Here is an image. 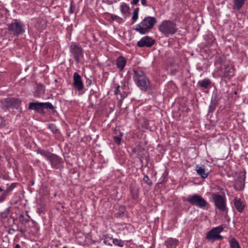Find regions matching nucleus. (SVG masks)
<instances>
[{"label": "nucleus", "instance_id": "nucleus-28", "mask_svg": "<svg viewBox=\"0 0 248 248\" xmlns=\"http://www.w3.org/2000/svg\"><path fill=\"white\" fill-rule=\"evenodd\" d=\"M219 100V97L217 92H213L211 102L217 104Z\"/></svg>", "mask_w": 248, "mask_h": 248}, {"label": "nucleus", "instance_id": "nucleus-18", "mask_svg": "<svg viewBox=\"0 0 248 248\" xmlns=\"http://www.w3.org/2000/svg\"><path fill=\"white\" fill-rule=\"evenodd\" d=\"M233 202L234 206L237 210L240 213L242 212L244 210L245 205L244 203L241 201L240 199L235 197L233 200Z\"/></svg>", "mask_w": 248, "mask_h": 248}, {"label": "nucleus", "instance_id": "nucleus-46", "mask_svg": "<svg viewBox=\"0 0 248 248\" xmlns=\"http://www.w3.org/2000/svg\"><path fill=\"white\" fill-rule=\"evenodd\" d=\"M32 224H33L34 228L36 227V226L37 225V223L33 220H31Z\"/></svg>", "mask_w": 248, "mask_h": 248}, {"label": "nucleus", "instance_id": "nucleus-30", "mask_svg": "<svg viewBox=\"0 0 248 248\" xmlns=\"http://www.w3.org/2000/svg\"><path fill=\"white\" fill-rule=\"evenodd\" d=\"M139 12V8H136L134 9L133 16L132 18L133 20V23H134L138 18V15Z\"/></svg>", "mask_w": 248, "mask_h": 248}, {"label": "nucleus", "instance_id": "nucleus-10", "mask_svg": "<svg viewBox=\"0 0 248 248\" xmlns=\"http://www.w3.org/2000/svg\"><path fill=\"white\" fill-rule=\"evenodd\" d=\"M223 69V77L230 79L234 75V66L230 63H225L224 65V67H222Z\"/></svg>", "mask_w": 248, "mask_h": 248}, {"label": "nucleus", "instance_id": "nucleus-17", "mask_svg": "<svg viewBox=\"0 0 248 248\" xmlns=\"http://www.w3.org/2000/svg\"><path fill=\"white\" fill-rule=\"evenodd\" d=\"M211 84V80L208 78H205L203 80L199 81L197 84L199 86V87H200L201 88H202V90H203L209 89Z\"/></svg>", "mask_w": 248, "mask_h": 248}, {"label": "nucleus", "instance_id": "nucleus-19", "mask_svg": "<svg viewBox=\"0 0 248 248\" xmlns=\"http://www.w3.org/2000/svg\"><path fill=\"white\" fill-rule=\"evenodd\" d=\"M196 172L197 174L202 177V178H206L208 177L209 172L206 171L204 166H196Z\"/></svg>", "mask_w": 248, "mask_h": 248}, {"label": "nucleus", "instance_id": "nucleus-12", "mask_svg": "<svg viewBox=\"0 0 248 248\" xmlns=\"http://www.w3.org/2000/svg\"><path fill=\"white\" fill-rule=\"evenodd\" d=\"M155 42V41L152 38L148 36H146L142 37L138 42L137 46L140 47L144 46L151 47L154 44Z\"/></svg>", "mask_w": 248, "mask_h": 248}, {"label": "nucleus", "instance_id": "nucleus-35", "mask_svg": "<svg viewBox=\"0 0 248 248\" xmlns=\"http://www.w3.org/2000/svg\"><path fill=\"white\" fill-rule=\"evenodd\" d=\"M8 195L9 194L5 190H3L0 195V202L4 201Z\"/></svg>", "mask_w": 248, "mask_h": 248}, {"label": "nucleus", "instance_id": "nucleus-15", "mask_svg": "<svg viewBox=\"0 0 248 248\" xmlns=\"http://www.w3.org/2000/svg\"><path fill=\"white\" fill-rule=\"evenodd\" d=\"M21 104L20 99L15 98H11L6 101V107L8 108H15L18 109Z\"/></svg>", "mask_w": 248, "mask_h": 248}, {"label": "nucleus", "instance_id": "nucleus-54", "mask_svg": "<svg viewBox=\"0 0 248 248\" xmlns=\"http://www.w3.org/2000/svg\"><path fill=\"white\" fill-rule=\"evenodd\" d=\"M167 248H169V247H168V246H167Z\"/></svg>", "mask_w": 248, "mask_h": 248}, {"label": "nucleus", "instance_id": "nucleus-43", "mask_svg": "<svg viewBox=\"0 0 248 248\" xmlns=\"http://www.w3.org/2000/svg\"><path fill=\"white\" fill-rule=\"evenodd\" d=\"M139 0H132L130 3L132 5H136L138 3Z\"/></svg>", "mask_w": 248, "mask_h": 248}, {"label": "nucleus", "instance_id": "nucleus-47", "mask_svg": "<svg viewBox=\"0 0 248 248\" xmlns=\"http://www.w3.org/2000/svg\"><path fill=\"white\" fill-rule=\"evenodd\" d=\"M10 231H13V232H16V231H18V228H17V229H15V228H11V229H10L9 230Z\"/></svg>", "mask_w": 248, "mask_h": 248}, {"label": "nucleus", "instance_id": "nucleus-36", "mask_svg": "<svg viewBox=\"0 0 248 248\" xmlns=\"http://www.w3.org/2000/svg\"><path fill=\"white\" fill-rule=\"evenodd\" d=\"M19 221L22 224L26 223L29 222L28 218H25L24 215L21 214L19 216Z\"/></svg>", "mask_w": 248, "mask_h": 248}, {"label": "nucleus", "instance_id": "nucleus-23", "mask_svg": "<svg viewBox=\"0 0 248 248\" xmlns=\"http://www.w3.org/2000/svg\"><path fill=\"white\" fill-rule=\"evenodd\" d=\"M45 91V86L43 84H37L34 93V96L40 97L41 94L44 93Z\"/></svg>", "mask_w": 248, "mask_h": 248}, {"label": "nucleus", "instance_id": "nucleus-37", "mask_svg": "<svg viewBox=\"0 0 248 248\" xmlns=\"http://www.w3.org/2000/svg\"><path fill=\"white\" fill-rule=\"evenodd\" d=\"M48 128L50 129L53 133H56L58 131V129L56 125L54 124H50L48 125Z\"/></svg>", "mask_w": 248, "mask_h": 248}, {"label": "nucleus", "instance_id": "nucleus-9", "mask_svg": "<svg viewBox=\"0 0 248 248\" xmlns=\"http://www.w3.org/2000/svg\"><path fill=\"white\" fill-rule=\"evenodd\" d=\"M69 51L77 63H78L81 61V59L83 58V49L74 43H72L70 45Z\"/></svg>", "mask_w": 248, "mask_h": 248}, {"label": "nucleus", "instance_id": "nucleus-51", "mask_svg": "<svg viewBox=\"0 0 248 248\" xmlns=\"http://www.w3.org/2000/svg\"><path fill=\"white\" fill-rule=\"evenodd\" d=\"M133 151L134 153H135L136 152L135 149H133Z\"/></svg>", "mask_w": 248, "mask_h": 248}, {"label": "nucleus", "instance_id": "nucleus-50", "mask_svg": "<svg viewBox=\"0 0 248 248\" xmlns=\"http://www.w3.org/2000/svg\"><path fill=\"white\" fill-rule=\"evenodd\" d=\"M93 103H91L90 104V107H92L93 106Z\"/></svg>", "mask_w": 248, "mask_h": 248}, {"label": "nucleus", "instance_id": "nucleus-1", "mask_svg": "<svg viewBox=\"0 0 248 248\" xmlns=\"http://www.w3.org/2000/svg\"><path fill=\"white\" fill-rule=\"evenodd\" d=\"M133 72V80L137 86L143 91H147L149 87L150 81L144 72L140 68H137L134 69Z\"/></svg>", "mask_w": 248, "mask_h": 248}, {"label": "nucleus", "instance_id": "nucleus-5", "mask_svg": "<svg viewBox=\"0 0 248 248\" xmlns=\"http://www.w3.org/2000/svg\"><path fill=\"white\" fill-rule=\"evenodd\" d=\"M212 199L217 208L221 212H227L228 209L227 207V201L225 194L221 195L218 194L213 193Z\"/></svg>", "mask_w": 248, "mask_h": 248}, {"label": "nucleus", "instance_id": "nucleus-48", "mask_svg": "<svg viewBox=\"0 0 248 248\" xmlns=\"http://www.w3.org/2000/svg\"><path fill=\"white\" fill-rule=\"evenodd\" d=\"M15 248H21L19 244H16Z\"/></svg>", "mask_w": 248, "mask_h": 248}, {"label": "nucleus", "instance_id": "nucleus-3", "mask_svg": "<svg viewBox=\"0 0 248 248\" xmlns=\"http://www.w3.org/2000/svg\"><path fill=\"white\" fill-rule=\"evenodd\" d=\"M158 30L165 36H169L177 31V25L172 20H165L159 26Z\"/></svg>", "mask_w": 248, "mask_h": 248}, {"label": "nucleus", "instance_id": "nucleus-20", "mask_svg": "<svg viewBox=\"0 0 248 248\" xmlns=\"http://www.w3.org/2000/svg\"><path fill=\"white\" fill-rule=\"evenodd\" d=\"M126 63V59L123 56L119 57L116 60L117 67L122 71L124 69Z\"/></svg>", "mask_w": 248, "mask_h": 248}, {"label": "nucleus", "instance_id": "nucleus-7", "mask_svg": "<svg viewBox=\"0 0 248 248\" xmlns=\"http://www.w3.org/2000/svg\"><path fill=\"white\" fill-rule=\"evenodd\" d=\"M45 108L53 110L54 107L50 102H30L28 107L29 110H34L37 112L41 113L45 112L44 111Z\"/></svg>", "mask_w": 248, "mask_h": 248}, {"label": "nucleus", "instance_id": "nucleus-52", "mask_svg": "<svg viewBox=\"0 0 248 248\" xmlns=\"http://www.w3.org/2000/svg\"><path fill=\"white\" fill-rule=\"evenodd\" d=\"M31 184L33 185L34 184V182H31Z\"/></svg>", "mask_w": 248, "mask_h": 248}, {"label": "nucleus", "instance_id": "nucleus-14", "mask_svg": "<svg viewBox=\"0 0 248 248\" xmlns=\"http://www.w3.org/2000/svg\"><path fill=\"white\" fill-rule=\"evenodd\" d=\"M245 176H238L234 180L233 187L236 191L242 190L245 187Z\"/></svg>", "mask_w": 248, "mask_h": 248}, {"label": "nucleus", "instance_id": "nucleus-45", "mask_svg": "<svg viewBox=\"0 0 248 248\" xmlns=\"http://www.w3.org/2000/svg\"><path fill=\"white\" fill-rule=\"evenodd\" d=\"M141 2L143 6H146L147 5L146 0H141Z\"/></svg>", "mask_w": 248, "mask_h": 248}, {"label": "nucleus", "instance_id": "nucleus-32", "mask_svg": "<svg viewBox=\"0 0 248 248\" xmlns=\"http://www.w3.org/2000/svg\"><path fill=\"white\" fill-rule=\"evenodd\" d=\"M104 243L106 245L112 246L111 242L112 238L109 236L106 235L104 236Z\"/></svg>", "mask_w": 248, "mask_h": 248}, {"label": "nucleus", "instance_id": "nucleus-33", "mask_svg": "<svg viewBox=\"0 0 248 248\" xmlns=\"http://www.w3.org/2000/svg\"><path fill=\"white\" fill-rule=\"evenodd\" d=\"M110 17L113 20H116L119 23L123 22V19L117 15L112 14Z\"/></svg>", "mask_w": 248, "mask_h": 248}, {"label": "nucleus", "instance_id": "nucleus-11", "mask_svg": "<svg viewBox=\"0 0 248 248\" xmlns=\"http://www.w3.org/2000/svg\"><path fill=\"white\" fill-rule=\"evenodd\" d=\"M73 86L78 91H81L84 88L82 78L77 72H75L73 75Z\"/></svg>", "mask_w": 248, "mask_h": 248}, {"label": "nucleus", "instance_id": "nucleus-25", "mask_svg": "<svg viewBox=\"0 0 248 248\" xmlns=\"http://www.w3.org/2000/svg\"><path fill=\"white\" fill-rule=\"evenodd\" d=\"M37 154H40L42 156H44L47 160L49 159L52 155L53 154V153L43 149H38L37 150Z\"/></svg>", "mask_w": 248, "mask_h": 248}, {"label": "nucleus", "instance_id": "nucleus-38", "mask_svg": "<svg viewBox=\"0 0 248 248\" xmlns=\"http://www.w3.org/2000/svg\"><path fill=\"white\" fill-rule=\"evenodd\" d=\"M125 211V209L124 207H121L117 213V214L119 217H124Z\"/></svg>", "mask_w": 248, "mask_h": 248}, {"label": "nucleus", "instance_id": "nucleus-41", "mask_svg": "<svg viewBox=\"0 0 248 248\" xmlns=\"http://www.w3.org/2000/svg\"><path fill=\"white\" fill-rule=\"evenodd\" d=\"M119 88H120V85H118L114 90V93L116 95L120 94L121 96V99H123L125 97V96L124 95H123L121 93H120Z\"/></svg>", "mask_w": 248, "mask_h": 248}, {"label": "nucleus", "instance_id": "nucleus-21", "mask_svg": "<svg viewBox=\"0 0 248 248\" xmlns=\"http://www.w3.org/2000/svg\"><path fill=\"white\" fill-rule=\"evenodd\" d=\"M178 243L179 241L176 238H169L165 241V244L170 248H176Z\"/></svg>", "mask_w": 248, "mask_h": 248}, {"label": "nucleus", "instance_id": "nucleus-39", "mask_svg": "<svg viewBox=\"0 0 248 248\" xmlns=\"http://www.w3.org/2000/svg\"><path fill=\"white\" fill-rule=\"evenodd\" d=\"M217 104L212 102H211L210 105L209 107V113L213 112L216 109V106Z\"/></svg>", "mask_w": 248, "mask_h": 248}, {"label": "nucleus", "instance_id": "nucleus-31", "mask_svg": "<svg viewBox=\"0 0 248 248\" xmlns=\"http://www.w3.org/2000/svg\"><path fill=\"white\" fill-rule=\"evenodd\" d=\"M7 186L5 190H4L8 194L12 191L16 186V183H12L10 185H7Z\"/></svg>", "mask_w": 248, "mask_h": 248}, {"label": "nucleus", "instance_id": "nucleus-8", "mask_svg": "<svg viewBox=\"0 0 248 248\" xmlns=\"http://www.w3.org/2000/svg\"><path fill=\"white\" fill-rule=\"evenodd\" d=\"M223 227L222 226L212 228L210 231L207 232L205 238L209 241L214 242L218 240H221L223 236L220 233L223 231Z\"/></svg>", "mask_w": 248, "mask_h": 248}, {"label": "nucleus", "instance_id": "nucleus-13", "mask_svg": "<svg viewBox=\"0 0 248 248\" xmlns=\"http://www.w3.org/2000/svg\"><path fill=\"white\" fill-rule=\"evenodd\" d=\"M48 161L50 162L51 167L55 169H58L63 162L62 158L54 154L52 155Z\"/></svg>", "mask_w": 248, "mask_h": 248}, {"label": "nucleus", "instance_id": "nucleus-22", "mask_svg": "<svg viewBox=\"0 0 248 248\" xmlns=\"http://www.w3.org/2000/svg\"><path fill=\"white\" fill-rule=\"evenodd\" d=\"M120 10L124 18L129 15V7L125 3H123L120 6Z\"/></svg>", "mask_w": 248, "mask_h": 248}, {"label": "nucleus", "instance_id": "nucleus-49", "mask_svg": "<svg viewBox=\"0 0 248 248\" xmlns=\"http://www.w3.org/2000/svg\"><path fill=\"white\" fill-rule=\"evenodd\" d=\"M3 191V189L1 187H0V192H2Z\"/></svg>", "mask_w": 248, "mask_h": 248}, {"label": "nucleus", "instance_id": "nucleus-24", "mask_svg": "<svg viewBox=\"0 0 248 248\" xmlns=\"http://www.w3.org/2000/svg\"><path fill=\"white\" fill-rule=\"evenodd\" d=\"M233 2V9L239 10L243 6L246 0H232Z\"/></svg>", "mask_w": 248, "mask_h": 248}, {"label": "nucleus", "instance_id": "nucleus-29", "mask_svg": "<svg viewBox=\"0 0 248 248\" xmlns=\"http://www.w3.org/2000/svg\"><path fill=\"white\" fill-rule=\"evenodd\" d=\"M112 242L114 245L118 246L120 247H124V242L121 240L118 239H112Z\"/></svg>", "mask_w": 248, "mask_h": 248}, {"label": "nucleus", "instance_id": "nucleus-16", "mask_svg": "<svg viewBox=\"0 0 248 248\" xmlns=\"http://www.w3.org/2000/svg\"><path fill=\"white\" fill-rule=\"evenodd\" d=\"M130 192L131 198L133 199H137L139 194V189L138 186L135 184H131L130 186Z\"/></svg>", "mask_w": 248, "mask_h": 248}, {"label": "nucleus", "instance_id": "nucleus-4", "mask_svg": "<svg viewBox=\"0 0 248 248\" xmlns=\"http://www.w3.org/2000/svg\"><path fill=\"white\" fill-rule=\"evenodd\" d=\"M7 25L8 31L13 36H18L25 31V25L17 19H15L13 22L7 24Z\"/></svg>", "mask_w": 248, "mask_h": 248}, {"label": "nucleus", "instance_id": "nucleus-27", "mask_svg": "<svg viewBox=\"0 0 248 248\" xmlns=\"http://www.w3.org/2000/svg\"><path fill=\"white\" fill-rule=\"evenodd\" d=\"M226 57L222 55L217 58L216 61V62L218 63L220 65V68H222L223 64H225V63H228L226 62Z\"/></svg>", "mask_w": 248, "mask_h": 248}, {"label": "nucleus", "instance_id": "nucleus-26", "mask_svg": "<svg viewBox=\"0 0 248 248\" xmlns=\"http://www.w3.org/2000/svg\"><path fill=\"white\" fill-rule=\"evenodd\" d=\"M229 242L231 248H241L238 241L234 237L230 239Z\"/></svg>", "mask_w": 248, "mask_h": 248}, {"label": "nucleus", "instance_id": "nucleus-42", "mask_svg": "<svg viewBox=\"0 0 248 248\" xmlns=\"http://www.w3.org/2000/svg\"><path fill=\"white\" fill-rule=\"evenodd\" d=\"M168 173L167 170H165L162 174V179L161 181V183H164L167 181V178L168 177Z\"/></svg>", "mask_w": 248, "mask_h": 248}, {"label": "nucleus", "instance_id": "nucleus-53", "mask_svg": "<svg viewBox=\"0 0 248 248\" xmlns=\"http://www.w3.org/2000/svg\"><path fill=\"white\" fill-rule=\"evenodd\" d=\"M234 93H235V94H236V93H237L236 92H234Z\"/></svg>", "mask_w": 248, "mask_h": 248}, {"label": "nucleus", "instance_id": "nucleus-44", "mask_svg": "<svg viewBox=\"0 0 248 248\" xmlns=\"http://www.w3.org/2000/svg\"><path fill=\"white\" fill-rule=\"evenodd\" d=\"M18 231L22 233H24L26 232V230L22 228H18Z\"/></svg>", "mask_w": 248, "mask_h": 248}, {"label": "nucleus", "instance_id": "nucleus-2", "mask_svg": "<svg viewBox=\"0 0 248 248\" xmlns=\"http://www.w3.org/2000/svg\"><path fill=\"white\" fill-rule=\"evenodd\" d=\"M156 23V19L154 17L147 16L145 17L135 29L141 34L148 32Z\"/></svg>", "mask_w": 248, "mask_h": 248}, {"label": "nucleus", "instance_id": "nucleus-40", "mask_svg": "<svg viewBox=\"0 0 248 248\" xmlns=\"http://www.w3.org/2000/svg\"><path fill=\"white\" fill-rule=\"evenodd\" d=\"M143 180L145 183H146L149 186H151L152 185V181L150 180L149 177L146 175H144L143 178Z\"/></svg>", "mask_w": 248, "mask_h": 248}, {"label": "nucleus", "instance_id": "nucleus-6", "mask_svg": "<svg viewBox=\"0 0 248 248\" xmlns=\"http://www.w3.org/2000/svg\"><path fill=\"white\" fill-rule=\"evenodd\" d=\"M186 201L192 205L202 209H204L208 204L204 198L197 194L189 196Z\"/></svg>", "mask_w": 248, "mask_h": 248}, {"label": "nucleus", "instance_id": "nucleus-34", "mask_svg": "<svg viewBox=\"0 0 248 248\" xmlns=\"http://www.w3.org/2000/svg\"><path fill=\"white\" fill-rule=\"evenodd\" d=\"M123 135V134L122 133H120V135L119 136H114L113 137L114 141V142L119 145L121 143V140H122V136Z\"/></svg>", "mask_w": 248, "mask_h": 248}]
</instances>
